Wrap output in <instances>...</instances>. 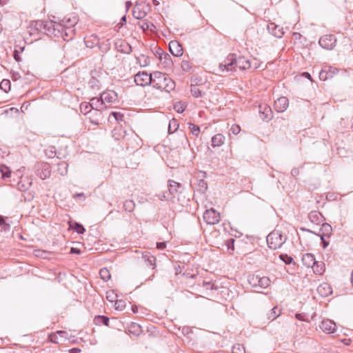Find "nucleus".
Wrapping results in <instances>:
<instances>
[{
    "label": "nucleus",
    "instance_id": "obj_1",
    "mask_svg": "<svg viewBox=\"0 0 353 353\" xmlns=\"http://www.w3.org/2000/svg\"><path fill=\"white\" fill-rule=\"evenodd\" d=\"M251 63L248 59H246L244 57H239L234 54H229L224 60V63L219 64V69L223 72L225 70L233 71L236 68L240 70H247L250 68Z\"/></svg>",
    "mask_w": 353,
    "mask_h": 353
},
{
    "label": "nucleus",
    "instance_id": "obj_2",
    "mask_svg": "<svg viewBox=\"0 0 353 353\" xmlns=\"http://www.w3.org/2000/svg\"><path fill=\"white\" fill-rule=\"evenodd\" d=\"M152 86L161 91L170 92L175 88V82L166 74L159 71L152 72Z\"/></svg>",
    "mask_w": 353,
    "mask_h": 353
},
{
    "label": "nucleus",
    "instance_id": "obj_3",
    "mask_svg": "<svg viewBox=\"0 0 353 353\" xmlns=\"http://www.w3.org/2000/svg\"><path fill=\"white\" fill-rule=\"evenodd\" d=\"M36 26H37V29H41L43 28L48 35L61 37L63 39H65V36L68 35L65 29L61 23L52 22H46L44 23L43 21H37Z\"/></svg>",
    "mask_w": 353,
    "mask_h": 353
},
{
    "label": "nucleus",
    "instance_id": "obj_4",
    "mask_svg": "<svg viewBox=\"0 0 353 353\" xmlns=\"http://www.w3.org/2000/svg\"><path fill=\"white\" fill-rule=\"evenodd\" d=\"M287 238L279 230H274L267 236V243L270 248L276 250L285 242Z\"/></svg>",
    "mask_w": 353,
    "mask_h": 353
},
{
    "label": "nucleus",
    "instance_id": "obj_5",
    "mask_svg": "<svg viewBox=\"0 0 353 353\" xmlns=\"http://www.w3.org/2000/svg\"><path fill=\"white\" fill-rule=\"evenodd\" d=\"M168 186V192L163 193V197L165 200H172V201H174V199L180 192L181 185L174 181L169 180Z\"/></svg>",
    "mask_w": 353,
    "mask_h": 353
},
{
    "label": "nucleus",
    "instance_id": "obj_6",
    "mask_svg": "<svg viewBox=\"0 0 353 353\" xmlns=\"http://www.w3.org/2000/svg\"><path fill=\"white\" fill-rule=\"evenodd\" d=\"M152 72L149 74L145 71L139 72L134 75V82L137 85L145 87L152 83Z\"/></svg>",
    "mask_w": 353,
    "mask_h": 353
},
{
    "label": "nucleus",
    "instance_id": "obj_7",
    "mask_svg": "<svg viewBox=\"0 0 353 353\" xmlns=\"http://www.w3.org/2000/svg\"><path fill=\"white\" fill-rule=\"evenodd\" d=\"M203 216L204 221L210 225H215L220 221V214L213 208L205 210Z\"/></svg>",
    "mask_w": 353,
    "mask_h": 353
},
{
    "label": "nucleus",
    "instance_id": "obj_8",
    "mask_svg": "<svg viewBox=\"0 0 353 353\" xmlns=\"http://www.w3.org/2000/svg\"><path fill=\"white\" fill-rule=\"evenodd\" d=\"M336 39L332 34H326L319 39V43L324 49L332 50L336 46Z\"/></svg>",
    "mask_w": 353,
    "mask_h": 353
},
{
    "label": "nucleus",
    "instance_id": "obj_9",
    "mask_svg": "<svg viewBox=\"0 0 353 353\" xmlns=\"http://www.w3.org/2000/svg\"><path fill=\"white\" fill-rule=\"evenodd\" d=\"M259 114L261 119L265 121H270L273 117L271 108L267 104L260 105L259 107Z\"/></svg>",
    "mask_w": 353,
    "mask_h": 353
},
{
    "label": "nucleus",
    "instance_id": "obj_10",
    "mask_svg": "<svg viewBox=\"0 0 353 353\" xmlns=\"http://www.w3.org/2000/svg\"><path fill=\"white\" fill-rule=\"evenodd\" d=\"M289 101L288 98L281 97L277 99L274 104V109L278 112H283L288 107Z\"/></svg>",
    "mask_w": 353,
    "mask_h": 353
},
{
    "label": "nucleus",
    "instance_id": "obj_11",
    "mask_svg": "<svg viewBox=\"0 0 353 353\" xmlns=\"http://www.w3.org/2000/svg\"><path fill=\"white\" fill-rule=\"evenodd\" d=\"M319 327L324 332L327 333H333L336 330L335 323L330 319L323 320Z\"/></svg>",
    "mask_w": 353,
    "mask_h": 353
},
{
    "label": "nucleus",
    "instance_id": "obj_12",
    "mask_svg": "<svg viewBox=\"0 0 353 353\" xmlns=\"http://www.w3.org/2000/svg\"><path fill=\"white\" fill-rule=\"evenodd\" d=\"M268 30L269 32L277 38H281L284 34L283 28L276 25L274 23H270L268 24Z\"/></svg>",
    "mask_w": 353,
    "mask_h": 353
},
{
    "label": "nucleus",
    "instance_id": "obj_13",
    "mask_svg": "<svg viewBox=\"0 0 353 353\" xmlns=\"http://www.w3.org/2000/svg\"><path fill=\"white\" fill-rule=\"evenodd\" d=\"M169 48L170 52L175 57H180L183 54V48L177 41L170 42Z\"/></svg>",
    "mask_w": 353,
    "mask_h": 353
},
{
    "label": "nucleus",
    "instance_id": "obj_14",
    "mask_svg": "<svg viewBox=\"0 0 353 353\" xmlns=\"http://www.w3.org/2000/svg\"><path fill=\"white\" fill-rule=\"evenodd\" d=\"M101 97L104 103H112L117 100V94L113 90H108L107 92H103L101 94Z\"/></svg>",
    "mask_w": 353,
    "mask_h": 353
},
{
    "label": "nucleus",
    "instance_id": "obj_15",
    "mask_svg": "<svg viewBox=\"0 0 353 353\" xmlns=\"http://www.w3.org/2000/svg\"><path fill=\"white\" fill-rule=\"evenodd\" d=\"M303 264L307 268H312L316 264V259L314 256L310 253L304 254L302 256Z\"/></svg>",
    "mask_w": 353,
    "mask_h": 353
},
{
    "label": "nucleus",
    "instance_id": "obj_16",
    "mask_svg": "<svg viewBox=\"0 0 353 353\" xmlns=\"http://www.w3.org/2000/svg\"><path fill=\"white\" fill-rule=\"evenodd\" d=\"M90 107L92 110L96 109L102 110L107 108V106L105 105V103L101 97L100 98H92L90 100Z\"/></svg>",
    "mask_w": 353,
    "mask_h": 353
},
{
    "label": "nucleus",
    "instance_id": "obj_17",
    "mask_svg": "<svg viewBox=\"0 0 353 353\" xmlns=\"http://www.w3.org/2000/svg\"><path fill=\"white\" fill-rule=\"evenodd\" d=\"M116 45L118 50L123 53L130 54L132 52L131 46L125 40L119 41L116 43Z\"/></svg>",
    "mask_w": 353,
    "mask_h": 353
},
{
    "label": "nucleus",
    "instance_id": "obj_18",
    "mask_svg": "<svg viewBox=\"0 0 353 353\" xmlns=\"http://www.w3.org/2000/svg\"><path fill=\"white\" fill-rule=\"evenodd\" d=\"M317 291L322 296H327L332 292V288L327 283L321 284L318 287Z\"/></svg>",
    "mask_w": 353,
    "mask_h": 353
},
{
    "label": "nucleus",
    "instance_id": "obj_19",
    "mask_svg": "<svg viewBox=\"0 0 353 353\" xmlns=\"http://www.w3.org/2000/svg\"><path fill=\"white\" fill-rule=\"evenodd\" d=\"M212 146L219 147L224 143L225 137L221 134H216L212 138Z\"/></svg>",
    "mask_w": 353,
    "mask_h": 353
},
{
    "label": "nucleus",
    "instance_id": "obj_20",
    "mask_svg": "<svg viewBox=\"0 0 353 353\" xmlns=\"http://www.w3.org/2000/svg\"><path fill=\"white\" fill-rule=\"evenodd\" d=\"M332 228L330 224H328L327 223L322 224V225L320 228V232H321L320 235H323L324 236L330 237L332 234Z\"/></svg>",
    "mask_w": 353,
    "mask_h": 353
},
{
    "label": "nucleus",
    "instance_id": "obj_21",
    "mask_svg": "<svg viewBox=\"0 0 353 353\" xmlns=\"http://www.w3.org/2000/svg\"><path fill=\"white\" fill-rule=\"evenodd\" d=\"M160 59L162 64L165 68H170L172 65V61L171 57L168 53H163L160 54Z\"/></svg>",
    "mask_w": 353,
    "mask_h": 353
},
{
    "label": "nucleus",
    "instance_id": "obj_22",
    "mask_svg": "<svg viewBox=\"0 0 353 353\" xmlns=\"http://www.w3.org/2000/svg\"><path fill=\"white\" fill-rule=\"evenodd\" d=\"M31 181L29 179H23L21 178L17 183V189L21 192L26 191L31 185Z\"/></svg>",
    "mask_w": 353,
    "mask_h": 353
},
{
    "label": "nucleus",
    "instance_id": "obj_23",
    "mask_svg": "<svg viewBox=\"0 0 353 353\" xmlns=\"http://www.w3.org/2000/svg\"><path fill=\"white\" fill-rule=\"evenodd\" d=\"M70 228L79 234H83L85 231L84 227L77 222L70 223Z\"/></svg>",
    "mask_w": 353,
    "mask_h": 353
},
{
    "label": "nucleus",
    "instance_id": "obj_24",
    "mask_svg": "<svg viewBox=\"0 0 353 353\" xmlns=\"http://www.w3.org/2000/svg\"><path fill=\"white\" fill-rule=\"evenodd\" d=\"M191 94L195 98L202 97L204 92L196 85H191Z\"/></svg>",
    "mask_w": 353,
    "mask_h": 353
},
{
    "label": "nucleus",
    "instance_id": "obj_25",
    "mask_svg": "<svg viewBox=\"0 0 353 353\" xmlns=\"http://www.w3.org/2000/svg\"><path fill=\"white\" fill-rule=\"evenodd\" d=\"M258 281V287H260L261 288H268L270 284V280L268 277L266 276H262L259 278Z\"/></svg>",
    "mask_w": 353,
    "mask_h": 353
},
{
    "label": "nucleus",
    "instance_id": "obj_26",
    "mask_svg": "<svg viewBox=\"0 0 353 353\" xmlns=\"http://www.w3.org/2000/svg\"><path fill=\"white\" fill-rule=\"evenodd\" d=\"M308 217L312 222L319 223L321 219V214L317 211H312L309 214Z\"/></svg>",
    "mask_w": 353,
    "mask_h": 353
},
{
    "label": "nucleus",
    "instance_id": "obj_27",
    "mask_svg": "<svg viewBox=\"0 0 353 353\" xmlns=\"http://www.w3.org/2000/svg\"><path fill=\"white\" fill-rule=\"evenodd\" d=\"M57 166H58L57 170L61 175L64 176L67 174L68 164L66 162L62 161V162L58 163Z\"/></svg>",
    "mask_w": 353,
    "mask_h": 353
},
{
    "label": "nucleus",
    "instance_id": "obj_28",
    "mask_svg": "<svg viewBox=\"0 0 353 353\" xmlns=\"http://www.w3.org/2000/svg\"><path fill=\"white\" fill-rule=\"evenodd\" d=\"M145 15H146V12L145 11H142L139 6H136L134 8L133 16L136 19H143V17H145Z\"/></svg>",
    "mask_w": 353,
    "mask_h": 353
},
{
    "label": "nucleus",
    "instance_id": "obj_29",
    "mask_svg": "<svg viewBox=\"0 0 353 353\" xmlns=\"http://www.w3.org/2000/svg\"><path fill=\"white\" fill-rule=\"evenodd\" d=\"M179 128V123L177 120L173 119L169 122L168 125V133L172 134L177 130Z\"/></svg>",
    "mask_w": 353,
    "mask_h": 353
},
{
    "label": "nucleus",
    "instance_id": "obj_30",
    "mask_svg": "<svg viewBox=\"0 0 353 353\" xmlns=\"http://www.w3.org/2000/svg\"><path fill=\"white\" fill-rule=\"evenodd\" d=\"M281 314V311L277 307H274L272 309L270 313L268 315V319L270 320H274Z\"/></svg>",
    "mask_w": 353,
    "mask_h": 353
},
{
    "label": "nucleus",
    "instance_id": "obj_31",
    "mask_svg": "<svg viewBox=\"0 0 353 353\" xmlns=\"http://www.w3.org/2000/svg\"><path fill=\"white\" fill-rule=\"evenodd\" d=\"M99 274H100L101 278L104 281H108L111 278V274H110V271L105 268L100 270Z\"/></svg>",
    "mask_w": 353,
    "mask_h": 353
},
{
    "label": "nucleus",
    "instance_id": "obj_32",
    "mask_svg": "<svg viewBox=\"0 0 353 353\" xmlns=\"http://www.w3.org/2000/svg\"><path fill=\"white\" fill-rule=\"evenodd\" d=\"M313 272L316 274H321L324 271V263H319L316 261V264L312 267Z\"/></svg>",
    "mask_w": 353,
    "mask_h": 353
},
{
    "label": "nucleus",
    "instance_id": "obj_33",
    "mask_svg": "<svg viewBox=\"0 0 353 353\" xmlns=\"http://www.w3.org/2000/svg\"><path fill=\"white\" fill-rule=\"evenodd\" d=\"M143 259L144 261L148 263V265L150 266H154L155 265V257L153 256H150L148 254H143Z\"/></svg>",
    "mask_w": 353,
    "mask_h": 353
},
{
    "label": "nucleus",
    "instance_id": "obj_34",
    "mask_svg": "<svg viewBox=\"0 0 353 353\" xmlns=\"http://www.w3.org/2000/svg\"><path fill=\"white\" fill-rule=\"evenodd\" d=\"M94 322L96 324L102 323L106 326H108L109 318L104 316H97L94 319Z\"/></svg>",
    "mask_w": 353,
    "mask_h": 353
},
{
    "label": "nucleus",
    "instance_id": "obj_35",
    "mask_svg": "<svg viewBox=\"0 0 353 353\" xmlns=\"http://www.w3.org/2000/svg\"><path fill=\"white\" fill-rule=\"evenodd\" d=\"M135 207V204L133 201L132 200H127L123 203V208L127 212H132L133 211L134 208Z\"/></svg>",
    "mask_w": 353,
    "mask_h": 353
},
{
    "label": "nucleus",
    "instance_id": "obj_36",
    "mask_svg": "<svg viewBox=\"0 0 353 353\" xmlns=\"http://www.w3.org/2000/svg\"><path fill=\"white\" fill-rule=\"evenodd\" d=\"M232 353H245V349L243 345L237 343L232 346Z\"/></svg>",
    "mask_w": 353,
    "mask_h": 353
},
{
    "label": "nucleus",
    "instance_id": "obj_37",
    "mask_svg": "<svg viewBox=\"0 0 353 353\" xmlns=\"http://www.w3.org/2000/svg\"><path fill=\"white\" fill-rule=\"evenodd\" d=\"M0 88L8 92L10 89V82L8 79H3L0 83Z\"/></svg>",
    "mask_w": 353,
    "mask_h": 353
},
{
    "label": "nucleus",
    "instance_id": "obj_38",
    "mask_svg": "<svg viewBox=\"0 0 353 353\" xmlns=\"http://www.w3.org/2000/svg\"><path fill=\"white\" fill-rule=\"evenodd\" d=\"M189 129L193 135L199 136V134L200 133V128L198 125H196L194 123H189Z\"/></svg>",
    "mask_w": 353,
    "mask_h": 353
},
{
    "label": "nucleus",
    "instance_id": "obj_39",
    "mask_svg": "<svg viewBox=\"0 0 353 353\" xmlns=\"http://www.w3.org/2000/svg\"><path fill=\"white\" fill-rule=\"evenodd\" d=\"M0 171H1V174H2V177L3 178L10 177V176L11 174L10 170L6 165H1L0 167Z\"/></svg>",
    "mask_w": 353,
    "mask_h": 353
},
{
    "label": "nucleus",
    "instance_id": "obj_40",
    "mask_svg": "<svg viewBox=\"0 0 353 353\" xmlns=\"http://www.w3.org/2000/svg\"><path fill=\"white\" fill-rule=\"evenodd\" d=\"M65 334H66V332L65 331H58V332H57L56 334L50 335V341L52 343H59V341L58 340L57 335H59L61 336H63V335Z\"/></svg>",
    "mask_w": 353,
    "mask_h": 353
},
{
    "label": "nucleus",
    "instance_id": "obj_41",
    "mask_svg": "<svg viewBox=\"0 0 353 353\" xmlns=\"http://www.w3.org/2000/svg\"><path fill=\"white\" fill-rule=\"evenodd\" d=\"M332 72L331 69H329V71L326 70H322L321 72L319 73V78L320 79L325 81L329 77H332V74H329V72Z\"/></svg>",
    "mask_w": 353,
    "mask_h": 353
},
{
    "label": "nucleus",
    "instance_id": "obj_42",
    "mask_svg": "<svg viewBox=\"0 0 353 353\" xmlns=\"http://www.w3.org/2000/svg\"><path fill=\"white\" fill-rule=\"evenodd\" d=\"M86 113H88L90 118L92 117H100L101 116V110H89Z\"/></svg>",
    "mask_w": 353,
    "mask_h": 353
},
{
    "label": "nucleus",
    "instance_id": "obj_43",
    "mask_svg": "<svg viewBox=\"0 0 353 353\" xmlns=\"http://www.w3.org/2000/svg\"><path fill=\"white\" fill-rule=\"evenodd\" d=\"M174 109L178 112V113H182L185 109V106L183 103L181 102H177L174 105Z\"/></svg>",
    "mask_w": 353,
    "mask_h": 353
},
{
    "label": "nucleus",
    "instance_id": "obj_44",
    "mask_svg": "<svg viewBox=\"0 0 353 353\" xmlns=\"http://www.w3.org/2000/svg\"><path fill=\"white\" fill-rule=\"evenodd\" d=\"M141 326L137 323H132L130 327V332L139 334L141 332Z\"/></svg>",
    "mask_w": 353,
    "mask_h": 353
},
{
    "label": "nucleus",
    "instance_id": "obj_45",
    "mask_svg": "<svg viewBox=\"0 0 353 353\" xmlns=\"http://www.w3.org/2000/svg\"><path fill=\"white\" fill-rule=\"evenodd\" d=\"M259 278V276L258 275H252L251 276L249 277V282L253 286V287H258V279Z\"/></svg>",
    "mask_w": 353,
    "mask_h": 353
},
{
    "label": "nucleus",
    "instance_id": "obj_46",
    "mask_svg": "<svg viewBox=\"0 0 353 353\" xmlns=\"http://www.w3.org/2000/svg\"><path fill=\"white\" fill-rule=\"evenodd\" d=\"M280 259L287 265L290 264L293 261V259L288 254H281Z\"/></svg>",
    "mask_w": 353,
    "mask_h": 353
},
{
    "label": "nucleus",
    "instance_id": "obj_47",
    "mask_svg": "<svg viewBox=\"0 0 353 353\" xmlns=\"http://www.w3.org/2000/svg\"><path fill=\"white\" fill-rule=\"evenodd\" d=\"M234 242L235 240L232 238H230L225 241V245L228 247V250L232 251L234 250Z\"/></svg>",
    "mask_w": 353,
    "mask_h": 353
},
{
    "label": "nucleus",
    "instance_id": "obj_48",
    "mask_svg": "<svg viewBox=\"0 0 353 353\" xmlns=\"http://www.w3.org/2000/svg\"><path fill=\"white\" fill-rule=\"evenodd\" d=\"M110 115L113 116L114 118L118 121V122H120V121H123V114H121V112H112L110 113Z\"/></svg>",
    "mask_w": 353,
    "mask_h": 353
},
{
    "label": "nucleus",
    "instance_id": "obj_49",
    "mask_svg": "<svg viewBox=\"0 0 353 353\" xmlns=\"http://www.w3.org/2000/svg\"><path fill=\"white\" fill-rule=\"evenodd\" d=\"M181 68L183 71H188L191 68L190 63L188 61L181 62Z\"/></svg>",
    "mask_w": 353,
    "mask_h": 353
},
{
    "label": "nucleus",
    "instance_id": "obj_50",
    "mask_svg": "<svg viewBox=\"0 0 353 353\" xmlns=\"http://www.w3.org/2000/svg\"><path fill=\"white\" fill-rule=\"evenodd\" d=\"M230 131L234 134H238L241 131V128L239 125L234 124L230 128Z\"/></svg>",
    "mask_w": 353,
    "mask_h": 353
},
{
    "label": "nucleus",
    "instance_id": "obj_51",
    "mask_svg": "<svg viewBox=\"0 0 353 353\" xmlns=\"http://www.w3.org/2000/svg\"><path fill=\"white\" fill-rule=\"evenodd\" d=\"M152 27L154 28V26L152 23H150V22H145L143 23L141 28H143V30H152Z\"/></svg>",
    "mask_w": 353,
    "mask_h": 353
},
{
    "label": "nucleus",
    "instance_id": "obj_52",
    "mask_svg": "<svg viewBox=\"0 0 353 353\" xmlns=\"http://www.w3.org/2000/svg\"><path fill=\"white\" fill-rule=\"evenodd\" d=\"M124 302L121 300L117 301L115 303V308L117 310L120 309L121 310L124 307Z\"/></svg>",
    "mask_w": 353,
    "mask_h": 353
},
{
    "label": "nucleus",
    "instance_id": "obj_53",
    "mask_svg": "<svg viewBox=\"0 0 353 353\" xmlns=\"http://www.w3.org/2000/svg\"><path fill=\"white\" fill-rule=\"evenodd\" d=\"M321 239V243L323 248H326L329 245V241H326L325 239V237L323 235H320Z\"/></svg>",
    "mask_w": 353,
    "mask_h": 353
},
{
    "label": "nucleus",
    "instance_id": "obj_54",
    "mask_svg": "<svg viewBox=\"0 0 353 353\" xmlns=\"http://www.w3.org/2000/svg\"><path fill=\"white\" fill-rule=\"evenodd\" d=\"M165 247H166V245H165V242H159V243H157V248L159 250H163L164 248H165Z\"/></svg>",
    "mask_w": 353,
    "mask_h": 353
},
{
    "label": "nucleus",
    "instance_id": "obj_55",
    "mask_svg": "<svg viewBox=\"0 0 353 353\" xmlns=\"http://www.w3.org/2000/svg\"><path fill=\"white\" fill-rule=\"evenodd\" d=\"M50 171L48 170V168H45V171H44V172H43V176H41V175L40 176H41V178L42 179H46L47 177H49V176H50Z\"/></svg>",
    "mask_w": 353,
    "mask_h": 353
},
{
    "label": "nucleus",
    "instance_id": "obj_56",
    "mask_svg": "<svg viewBox=\"0 0 353 353\" xmlns=\"http://www.w3.org/2000/svg\"><path fill=\"white\" fill-rule=\"evenodd\" d=\"M14 58L17 61H21V57H20L17 50L14 51Z\"/></svg>",
    "mask_w": 353,
    "mask_h": 353
},
{
    "label": "nucleus",
    "instance_id": "obj_57",
    "mask_svg": "<svg viewBox=\"0 0 353 353\" xmlns=\"http://www.w3.org/2000/svg\"><path fill=\"white\" fill-rule=\"evenodd\" d=\"M89 110H92L90 107V104H85L84 105V114H87L88 113H86Z\"/></svg>",
    "mask_w": 353,
    "mask_h": 353
},
{
    "label": "nucleus",
    "instance_id": "obj_58",
    "mask_svg": "<svg viewBox=\"0 0 353 353\" xmlns=\"http://www.w3.org/2000/svg\"><path fill=\"white\" fill-rule=\"evenodd\" d=\"M71 253L80 254V250L77 248H72Z\"/></svg>",
    "mask_w": 353,
    "mask_h": 353
},
{
    "label": "nucleus",
    "instance_id": "obj_59",
    "mask_svg": "<svg viewBox=\"0 0 353 353\" xmlns=\"http://www.w3.org/2000/svg\"><path fill=\"white\" fill-rule=\"evenodd\" d=\"M80 352V350L78 348H72L70 350V353H77V352Z\"/></svg>",
    "mask_w": 353,
    "mask_h": 353
},
{
    "label": "nucleus",
    "instance_id": "obj_60",
    "mask_svg": "<svg viewBox=\"0 0 353 353\" xmlns=\"http://www.w3.org/2000/svg\"><path fill=\"white\" fill-rule=\"evenodd\" d=\"M97 82V80L95 79H93L92 81H90V83L92 84V87H94V85H97L96 83Z\"/></svg>",
    "mask_w": 353,
    "mask_h": 353
},
{
    "label": "nucleus",
    "instance_id": "obj_61",
    "mask_svg": "<svg viewBox=\"0 0 353 353\" xmlns=\"http://www.w3.org/2000/svg\"><path fill=\"white\" fill-rule=\"evenodd\" d=\"M126 22V17L125 16H123L122 17V18L121 19V22L120 23L123 24V23H125Z\"/></svg>",
    "mask_w": 353,
    "mask_h": 353
},
{
    "label": "nucleus",
    "instance_id": "obj_62",
    "mask_svg": "<svg viewBox=\"0 0 353 353\" xmlns=\"http://www.w3.org/2000/svg\"><path fill=\"white\" fill-rule=\"evenodd\" d=\"M303 76L307 77L309 79H311V75L308 72H304Z\"/></svg>",
    "mask_w": 353,
    "mask_h": 353
},
{
    "label": "nucleus",
    "instance_id": "obj_63",
    "mask_svg": "<svg viewBox=\"0 0 353 353\" xmlns=\"http://www.w3.org/2000/svg\"><path fill=\"white\" fill-rule=\"evenodd\" d=\"M4 223H5V221H4L3 218L1 216H0V225H3Z\"/></svg>",
    "mask_w": 353,
    "mask_h": 353
},
{
    "label": "nucleus",
    "instance_id": "obj_64",
    "mask_svg": "<svg viewBox=\"0 0 353 353\" xmlns=\"http://www.w3.org/2000/svg\"><path fill=\"white\" fill-rule=\"evenodd\" d=\"M204 285H205L206 288H208L210 286H211V284H210V283H205Z\"/></svg>",
    "mask_w": 353,
    "mask_h": 353
}]
</instances>
